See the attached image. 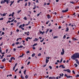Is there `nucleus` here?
Instances as JSON below:
<instances>
[{
  "mask_svg": "<svg viewBox=\"0 0 79 79\" xmlns=\"http://www.w3.org/2000/svg\"><path fill=\"white\" fill-rule=\"evenodd\" d=\"M71 58L73 60H75V59H76L77 58H79V54L78 53H76L73 54L71 57Z\"/></svg>",
  "mask_w": 79,
  "mask_h": 79,
  "instance_id": "nucleus-1",
  "label": "nucleus"
},
{
  "mask_svg": "<svg viewBox=\"0 0 79 79\" xmlns=\"http://www.w3.org/2000/svg\"><path fill=\"white\" fill-rule=\"evenodd\" d=\"M25 24H23V25H21L19 26V28H21L22 30H24V28H23V27H24Z\"/></svg>",
  "mask_w": 79,
  "mask_h": 79,
  "instance_id": "nucleus-2",
  "label": "nucleus"
},
{
  "mask_svg": "<svg viewBox=\"0 0 79 79\" xmlns=\"http://www.w3.org/2000/svg\"><path fill=\"white\" fill-rule=\"evenodd\" d=\"M64 76H65V77H66L67 78H70V77H73V76H68V75L66 74H65Z\"/></svg>",
  "mask_w": 79,
  "mask_h": 79,
  "instance_id": "nucleus-3",
  "label": "nucleus"
},
{
  "mask_svg": "<svg viewBox=\"0 0 79 79\" xmlns=\"http://www.w3.org/2000/svg\"><path fill=\"white\" fill-rule=\"evenodd\" d=\"M67 11H68V8H67V9L65 10H62V13H65L66 12H67Z\"/></svg>",
  "mask_w": 79,
  "mask_h": 79,
  "instance_id": "nucleus-4",
  "label": "nucleus"
},
{
  "mask_svg": "<svg viewBox=\"0 0 79 79\" xmlns=\"http://www.w3.org/2000/svg\"><path fill=\"white\" fill-rule=\"evenodd\" d=\"M64 54V49L62 48V52H61V54L62 55H63Z\"/></svg>",
  "mask_w": 79,
  "mask_h": 79,
  "instance_id": "nucleus-5",
  "label": "nucleus"
},
{
  "mask_svg": "<svg viewBox=\"0 0 79 79\" xmlns=\"http://www.w3.org/2000/svg\"><path fill=\"white\" fill-rule=\"evenodd\" d=\"M14 2H15V1H14L12 2L10 1V3H11L10 5V6H11L12 5H13V4L14 3Z\"/></svg>",
  "mask_w": 79,
  "mask_h": 79,
  "instance_id": "nucleus-6",
  "label": "nucleus"
},
{
  "mask_svg": "<svg viewBox=\"0 0 79 79\" xmlns=\"http://www.w3.org/2000/svg\"><path fill=\"white\" fill-rule=\"evenodd\" d=\"M66 71H67L68 73H71V70H69V69H67Z\"/></svg>",
  "mask_w": 79,
  "mask_h": 79,
  "instance_id": "nucleus-7",
  "label": "nucleus"
},
{
  "mask_svg": "<svg viewBox=\"0 0 79 79\" xmlns=\"http://www.w3.org/2000/svg\"><path fill=\"white\" fill-rule=\"evenodd\" d=\"M47 16L48 19H50V18H51V17H50V15H48Z\"/></svg>",
  "mask_w": 79,
  "mask_h": 79,
  "instance_id": "nucleus-8",
  "label": "nucleus"
},
{
  "mask_svg": "<svg viewBox=\"0 0 79 79\" xmlns=\"http://www.w3.org/2000/svg\"><path fill=\"white\" fill-rule=\"evenodd\" d=\"M48 61H49V60H48L47 59H46V63H48Z\"/></svg>",
  "mask_w": 79,
  "mask_h": 79,
  "instance_id": "nucleus-9",
  "label": "nucleus"
},
{
  "mask_svg": "<svg viewBox=\"0 0 79 79\" xmlns=\"http://www.w3.org/2000/svg\"><path fill=\"white\" fill-rule=\"evenodd\" d=\"M23 46H21V45L20 46H18L17 48H23Z\"/></svg>",
  "mask_w": 79,
  "mask_h": 79,
  "instance_id": "nucleus-10",
  "label": "nucleus"
},
{
  "mask_svg": "<svg viewBox=\"0 0 79 79\" xmlns=\"http://www.w3.org/2000/svg\"><path fill=\"white\" fill-rule=\"evenodd\" d=\"M38 39H39V38H38V39H37V38H35V40H34L33 41H34H34H37V40H38Z\"/></svg>",
  "mask_w": 79,
  "mask_h": 79,
  "instance_id": "nucleus-11",
  "label": "nucleus"
},
{
  "mask_svg": "<svg viewBox=\"0 0 79 79\" xmlns=\"http://www.w3.org/2000/svg\"><path fill=\"white\" fill-rule=\"evenodd\" d=\"M68 31H69V28H68V27H67L66 28V30H65V31H66V32H68Z\"/></svg>",
  "mask_w": 79,
  "mask_h": 79,
  "instance_id": "nucleus-12",
  "label": "nucleus"
},
{
  "mask_svg": "<svg viewBox=\"0 0 79 79\" xmlns=\"http://www.w3.org/2000/svg\"><path fill=\"white\" fill-rule=\"evenodd\" d=\"M60 76L63 77V76L64 74H63V73H61V74H60Z\"/></svg>",
  "mask_w": 79,
  "mask_h": 79,
  "instance_id": "nucleus-13",
  "label": "nucleus"
},
{
  "mask_svg": "<svg viewBox=\"0 0 79 79\" xmlns=\"http://www.w3.org/2000/svg\"><path fill=\"white\" fill-rule=\"evenodd\" d=\"M60 66H62V68H63V69H64V68H65V67H64V66H63V65H61Z\"/></svg>",
  "mask_w": 79,
  "mask_h": 79,
  "instance_id": "nucleus-14",
  "label": "nucleus"
},
{
  "mask_svg": "<svg viewBox=\"0 0 79 79\" xmlns=\"http://www.w3.org/2000/svg\"><path fill=\"white\" fill-rule=\"evenodd\" d=\"M26 70H25L24 71L23 73L25 75H26Z\"/></svg>",
  "mask_w": 79,
  "mask_h": 79,
  "instance_id": "nucleus-15",
  "label": "nucleus"
},
{
  "mask_svg": "<svg viewBox=\"0 0 79 79\" xmlns=\"http://www.w3.org/2000/svg\"><path fill=\"white\" fill-rule=\"evenodd\" d=\"M48 31H49V29H47V31L46 32V34H47V32H48Z\"/></svg>",
  "mask_w": 79,
  "mask_h": 79,
  "instance_id": "nucleus-16",
  "label": "nucleus"
},
{
  "mask_svg": "<svg viewBox=\"0 0 79 79\" xmlns=\"http://www.w3.org/2000/svg\"><path fill=\"white\" fill-rule=\"evenodd\" d=\"M5 61H6V59L5 58H4L3 60H2V62H4Z\"/></svg>",
  "mask_w": 79,
  "mask_h": 79,
  "instance_id": "nucleus-17",
  "label": "nucleus"
},
{
  "mask_svg": "<svg viewBox=\"0 0 79 79\" xmlns=\"http://www.w3.org/2000/svg\"><path fill=\"white\" fill-rule=\"evenodd\" d=\"M6 0H4L3 1V3H5V2H6Z\"/></svg>",
  "mask_w": 79,
  "mask_h": 79,
  "instance_id": "nucleus-18",
  "label": "nucleus"
},
{
  "mask_svg": "<svg viewBox=\"0 0 79 79\" xmlns=\"http://www.w3.org/2000/svg\"><path fill=\"white\" fill-rule=\"evenodd\" d=\"M37 45V44L36 43L34 44V45H33V47H34V46H36Z\"/></svg>",
  "mask_w": 79,
  "mask_h": 79,
  "instance_id": "nucleus-19",
  "label": "nucleus"
},
{
  "mask_svg": "<svg viewBox=\"0 0 79 79\" xmlns=\"http://www.w3.org/2000/svg\"><path fill=\"white\" fill-rule=\"evenodd\" d=\"M58 36H56L55 37H53V39H56V38H58Z\"/></svg>",
  "mask_w": 79,
  "mask_h": 79,
  "instance_id": "nucleus-20",
  "label": "nucleus"
},
{
  "mask_svg": "<svg viewBox=\"0 0 79 79\" xmlns=\"http://www.w3.org/2000/svg\"><path fill=\"white\" fill-rule=\"evenodd\" d=\"M35 53H34L33 54H32L31 55V56H32V57H34V56H35Z\"/></svg>",
  "mask_w": 79,
  "mask_h": 79,
  "instance_id": "nucleus-21",
  "label": "nucleus"
},
{
  "mask_svg": "<svg viewBox=\"0 0 79 79\" xmlns=\"http://www.w3.org/2000/svg\"><path fill=\"white\" fill-rule=\"evenodd\" d=\"M7 14V13H6V14H5V13H4V14L2 15V16H5V15H6Z\"/></svg>",
  "mask_w": 79,
  "mask_h": 79,
  "instance_id": "nucleus-22",
  "label": "nucleus"
},
{
  "mask_svg": "<svg viewBox=\"0 0 79 79\" xmlns=\"http://www.w3.org/2000/svg\"><path fill=\"white\" fill-rule=\"evenodd\" d=\"M21 78H22V79H24V77L23 76H22V75H21Z\"/></svg>",
  "mask_w": 79,
  "mask_h": 79,
  "instance_id": "nucleus-23",
  "label": "nucleus"
},
{
  "mask_svg": "<svg viewBox=\"0 0 79 79\" xmlns=\"http://www.w3.org/2000/svg\"><path fill=\"white\" fill-rule=\"evenodd\" d=\"M74 66H75V68H76V67H77V64H74Z\"/></svg>",
  "mask_w": 79,
  "mask_h": 79,
  "instance_id": "nucleus-24",
  "label": "nucleus"
},
{
  "mask_svg": "<svg viewBox=\"0 0 79 79\" xmlns=\"http://www.w3.org/2000/svg\"><path fill=\"white\" fill-rule=\"evenodd\" d=\"M38 56H41V53H40L38 55Z\"/></svg>",
  "mask_w": 79,
  "mask_h": 79,
  "instance_id": "nucleus-25",
  "label": "nucleus"
},
{
  "mask_svg": "<svg viewBox=\"0 0 79 79\" xmlns=\"http://www.w3.org/2000/svg\"><path fill=\"white\" fill-rule=\"evenodd\" d=\"M66 38V35H64V36L63 37V39H65Z\"/></svg>",
  "mask_w": 79,
  "mask_h": 79,
  "instance_id": "nucleus-26",
  "label": "nucleus"
},
{
  "mask_svg": "<svg viewBox=\"0 0 79 79\" xmlns=\"http://www.w3.org/2000/svg\"><path fill=\"white\" fill-rule=\"evenodd\" d=\"M25 78H26V79H27V78H28V76H27V75H26V76H25Z\"/></svg>",
  "mask_w": 79,
  "mask_h": 79,
  "instance_id": "nucleus-27",
  "label": "nucleus"
},
{
  "mask_svg": "<svg viewBox=\"0 0 79 79\" xmlns=\"http://www.w3.org/2000/svg\"><path fill=\"white\" fill-rule=\"evenodd\" d=\"M16 44V45H18V44H19V42H18L16 43H15Z\"/></svg>",
  "mask_w": 79,
  "mask_h": 79,
  "instance_id": "nucleus-28",
  "label": "nucleus"
},
{
  "mask_svg": "<svg viewBox=\"0 0 79 79\" xmlns=\"http://www.w3.org/2000/svg\"><path fill=\"white\" fill-rule=\"evenodd\" d=\"M23 19H24V20H27V18H26V17H24L23 18Z\"/></svg>",
  "mask_w": 79,
  "mask_h": 79,
  "instance_id": "nucleus-29",
  "label": "nucleus"
},
{
  "mask_svg": "<svg viewBox=\"0 0 79 79\" xmlns=\"http://www.w3.org/2000/svg\"><path fill=\"white\" fill-rule=\"evenodd\" d=\"M70 3H72V4H74V3H75L74 2H70Z\"/></svg>",
  "mask_w": 79,
  "mask_h": 79,
  "instance_id": "nucleus-30",
  "label": "nucleus"
},
{
  "mask_svg": "<svg viewBox=\"0 0 79 79\" xmlns=\"http://www.w3.org/2000/svg\"><path fill=\"white\" fill-rule=\"evenodd\" d=\"M49 68L50 69H52V67L51 66H49Z\"/></svg>",
  "mask_w": 79,
  "mask_h": 79,
  "instance_id": "nucleus-31",
  "label": "nucleus"
},
{
  "mask_svg": "<svg viewBox=\"0 0 79 79\" xmlns=\"http://www.w3.org/2000/svg\"><path fill=\"white\" fill-rule=\"evenodd\" d=\"M21 10H20L19 11H18V13H20L21 12Z\"/></svg>",
  "mask_w": 79,
  "mask_h": 79,
  "instance_id": "nucleus-32",
  "label": "nucleus"
},
{
  "mask_svg": "<svg viewBox=\"0 0 79 79\" xmlns=\"http://www.w3.org/2000/svg\"><path fill=\"white\" fill-rule=\"evenodd\" d=\"M28 39H32V37L30 38V37H27Z\"/></svg>",
  "mask_w": 79,
  "mask_h": 79,
  "instance_id": "nucleus-33",
  "label": "nucleus"
},
{
  "mask_svg": "<svg viewBox=\"0 0 79 79\" xmlns=\"http://www.w3.org/2000/svg\"><path fill=\"white\" fill-rule=\"evenodd\" d=\"M76 77H79V75L77 74V75L76 76Z\"/></svg>",
  "mask_w": 79,
  "mask_h": 79,
  "instance_id": "nucleus-34",
  "label": "nucleus"
},
{
  "mask_svg": "<svg viewBox=\"0 0 79 79\" xmlns=\"http://www.w3.org/2000/svg\"><path fill=\"white\" fill-rule=\"evenodd\" d=\"M72 72H73V74H76V73H75V72L74 70H73Z\"/></svg>",
  "mask_w": 79,
  "mask_h": 79,
  "instance_id": "nucleus-35",
  "label": "nucleus"
},
{
  "mask_svg": "<svg viewBox=\"0 0 79 79\" xmlns=\"http://www.w3.org/2000/svg\"><path fill=\"white\" fill-rule=\"evenodd\" d=\"M62 61H63V58H62L61 59V60H60V63H61V62H62Z\"/></svg>",
  "mask_w": 79,
  "mask_h": 79,
  "instance_id": "nucleus-36",
  "label": "nucleus"
},
{
  "mask_svg": "<svg viewBox=\"0 0 79 79\" xmlns=\"http://www.w3.org/2000/svg\"><path fill=\"white\" fill-rule=\"evenodd\" d=\"M11 55H7V57H10Z\"/></svg>",
  "mask_w": 79,
  "mask_h": 79,
  "instance_id": "nucleus-37",
  "label": "nucleus"
},
{
  "mask_svg": "<svg viewBox=\"0 0 79 79\" xmlns=\"http://www.w3.org/2000/svg\"><path fill=\"white\" fill-rule=\"evenodd\" d=\"M16 67H15L14 66L13 68V71H14L15 70V68Z\"/></svg>",
  "mask_w": 79,
  "mask_h": 79,
  "instance_id": "nucleus-38",
  "label": "nucleus"
},
{
  "mask_svg": "<svg viewBox=\"0 0 79 79\" xmlns=\"http://www.w3.org/2000/svg\"><path fill=\"white\" fill-rule=\"evenodd\" d=\"M47 5V3L44 2V6H45V5Z\"/></svg>",
  "mask_w": 79,
  "mask_h": 79,
  "instance_id": "nucleus-39",
  "label": "nucleus"
},
{
  "mask_svg": "<svg viewBox=\"0 0 79 79\" xmlns=\"http://www.w3.org/2000/svg\"><path fill=\"white\" fill-rule=\"evenodd\" d=\"M15 18L14 19H13V20H12L11 21V22H13L14 21V20H15Z\"/></svg>",
  "mask_w": 79,
  "mask_h": 79,
  "instance_id": "nucleus-40",
  "label": "nucleus"
},
{
  "mask_svg": "<svg viewBox=\"0 0 79 79\" xmlns=\"http://www.w3.org/2000/svg\"><path fill=\"white\" fill-rule=\"evenodd\" d=\"M17 64H18V63H15V66H14L16 67V66H17Z\"/></svg>",
  "mask_w": 79,
  "mask_h": 79,
  "instance_id": "nucleus-41",
  "label": "nucleus"
},
{
  "mask_svg": "<svg viewBox=\"0 0 79 79\" xmlns=\"http://www.w3.org/2000/svg\"><path fill=\"white\" fill-rule=\"evenodd\" d=\"M31 3V2H28V6H30Z\"/></svg>",
  "mask_w": 79,
  "mask_h": 79,
  "instance_id": "nucleus-42",
  "label": "nucleus"
},
{
  "mask_svg": "<svg viewBox=\"0 0 79 79\" xmlns=\"http://www.w3.org/2000/svg\"><path fill=\"white\" fill-rule=\"evenodd\" d=\"M30 53L29 51H27L26 52L27 53Z\"/></svg>",
  "mask_w": 79,
  "mask_h": 79,
  "instance_id": "nucleus-43",
  "label": "nucleus"
},
{
  "mask_svg": "<svg viewBox=\"0 0 79 79\" xmlns=\"http://www.w3.org/2000/svg\"><path fill=\"white\" fill-rule=\"evenodd\" d=\"M52 30L51 29L49 31V32H52Z\"/></svg>",
  "mask_w": 79,
  "mask_h": 79,
  "instance_id": "nucleus-44",
  "label": "nucleus"
},
{
  "mask_svg": "<svg viewBox=\"0 0 79 79\" xmlns=\"http://www.w3.org/2000/svg\"><path fill=\"white\" fill-rule=\"evenodd\" d=\"M30 61L28 62V63L27 64V65H29V64H30Z\"/></svg>",
  "mask_w": 79,
  "mask_h": 79,
  "instance_id": "nucleus-45",
  "label": "nucleus"
},
{
  "mask_svg": "<svg viewBox=\"0 0 79 79\" xmlns=\"http://www.w3.org/2000/svg\"><path fill=\"white\" fill-rule=\"evenodd\" d=\"M11 26H13L14 25V24H13V23H12L10 24Z\"/></svg>",
  "mask_w": 79,
  "mask_h": 79,
  "instance_id": "nucleus-46",
  "label": "nucleus"
},
{
  "mask_svg": "<svg viewBox=\"0 0 79 79\" xmlns=\"http://www.w3.org/2000/svg\"><path fill=\"white\" fill-rule=\"evenodd\" d=\"M16 31V32H19V30H18V29H17Z\"/></svg>",
  "mask_w": 79,
  "mask_h": 79,
  "instance_id": "nucleus-47",
  "label": "nucleus"
},
{
  "mask_svg": "<svg viewBox=\"0 0 79 79\" xmlns=\"http://www.w3.org/2000/svg\"><path fill=\"white\" fill-rule=\"evenodd\" d=\"M74 60H75V61H76V62H77V61H78V60L77 59H76Z\"/></svg>",
  "mask_w": 79,
  "mask_h": 79,
  "instance_id": "nucleus-48",
  "label": "nucleus"
},
{
  "mask_svg": "<svg viewBox=\"0 0 79 79\" xmlns=\"http://www.w3.org/2000/svg\"><path fill=\"white\" fill-rule=\"evenodd\" d=\"M0 20H3V18H2L0 19Z\"/></svg>",
  "mask_w": 79,
  "mask_h": 79,
  "instance_id": "nucleus-49",
  "label": "nucleus"
},
{
  "mask_svg": "<svg viewBox=\"0 0 79 79\" xmlns=\"http://www.w3.org/2000/svg\"><path fill=\"white\" fill-rule=\"evenodd\" d=\"M18 69H16V70H15V73H16V72L17 71H18Z\"/></svg>",
  "mask_w": 79,
  "mask_h": 79,
  "instance_id": "nucleus-50",
  "label": "nucleus"
},
{
  "mask_svg": "<svg viewBox=\"0 0 79 79\" xmlns=\"http://www.w3.org/2000/svg\"><path fill=\"white\" fill-rule=\"evenodd\" d=\"M25 39H26V41H28V38H26Z\"/></svg>",
  "mask_w": 79,
  "mask_h": 79,
  "instance_id": "nucleus-51",
  "label": "nucleus"
},
{
  "mask_svg": "<svg viewBox=\"0 0 79 79\" xmlns=\"http://www.w3.org/2000/svg\"><path fill=\"white\" fill-rule=\"evenodd\" d=\"M2 35H4V34H5V33L4 32H2Z\"/></svg>",
  "mask_w": 79,
  "mask_h": 79,
  "instance_id": "nucleus-52",
  "label": "nucleus"
},
{
  "mask_svg": "<svg viewBox=\"0 0 79 79\" xmlns=\"http://www.w3.org/2000/svg\"><path fill=\"white\" fill-rule=\"evenodd\" d=\"M2 45H3V42H2L1 44L0 45V46H2Z\"/></svg>",
  "mask_w": 79,
  "mask_h": 79,
  "instance_id": "nucleus-53",
  "label": "nucleus"
},
{
  "mask_svg": "<svg viewBox=\"0 0 79 79\" xmlns=\"http://www.w3.org/2000/svg\"><path fill=\"white\" fill-rule=\"evenodd\" d=\"M33 50H35V47H33Z\"/></svg>",
  "mask_w": 79,
  "mask_h": 79,
  "instance_id": "nucleus-54",
  "label": "nucleus"
},
{
  "mask_svg": "<svg viewBox=\"0 0 79 79\" xmlns=\"http://www.w3.org/2000/svg\"><path fill=\"white\" fill-rule=\"evenodd\" d=\"M9 62H10V63H11V62L12 61L11 60H9Z\"/></svg>",
  "mask_w": 79,
  "mask_h": 79,
  "instance_id": "nucleus-55",
  "label": "nucleus"
},
{
  "mask_svg": "<svg viewBox=\"0 0 79 79\" xmlns=\"http://www.w3.org/2000/svg\"><path fill=\"white\" fill-rule=\"evenodd\" d=\"M19 74L21 73V70H20L19 71Z\"/></svg>",
  "mask_w": 79,
  "mask_h": 79,
  "instance_id": "nucleus-56",
  "label": "nucleus"
},
{
  "mask_svg": "<svg viewBox=\"0 0 79 79\" xmlns=\"http://www.w3.org/2000/svg\"><path fill=\"white\" fill-rule=\"evenodd\" d=\"M12 59H13L14 60H15V58L14 57H12Z\"/></svg>",
  "mask_w": 79,
  "mask_h": 79,
  "instance_id": "nucleus-57",
  "label": "nucleus"
},
{
  "mask_svg": "<svg viewBox=\"0 0 79 79\" xmlns=\"http://www.w3.org/2000/svg\"><path fill=\"white\" fill-rule=\"evenodd\" d=\"M36 3H39V1H38V0H36Z\"/></svg>",
  "mask_w": 79,
  "mask_h": 79,
  "instance_id": "nucleus-58",
  "label": "nucleus"
},
{
  "mask_svg": "<svg viewBox=\"0 0 79 79\" xmlns=\"http://www.w3.org/2000/svg\"><path fill=\"white\" fill-rule=\"evenodd\" d=\"M40 34H42V31H40Z\"/></svg>",
  "mask_w": 79,
  "mask_h": 79,
  "instance_id": "nucleus-59",
  "label": "nucleus"
},
{
  "mask_svg": "<svg viewBox=\"0 0 79 79\" xmlns=\"http://www.w3.org/2000/svg\"><path fill=\"white\" fill-rule=\"evenodd\" d=\"M46 77V78H48V75L47 76V77Z\"/></svg>",
  "mask_w": 79,
  "mask_h": 79,
  "instance_id": "nucleus-60",
  "label": "nucleus"
},
{
  "mask_svg": "<svg viewBox=\"0 0 79 79\" xmlns=\"http://www.w3.org/2000/svg\"><path fill=\"white\" fill-rule=\"evenodd\" d=\"M39 38L40 39V40H41L42 39V38L41 37H39Z\"/></svg>",
  "mask_w": 79,
  "mask_h": 79,
  "instance_id": "nucleus-61",
  "label": "nucleus"
},
{
  "mask_svg": "<svg viewBox=\"0 0 79 79\" xmlns=\"http://www.w3.org/2000/svg\"><path fill=\"white\" fill-rule=\"evenodd\" d=\"M14 52H15V51H16V48H14Z\"/></svg>",
  "mask_w": 79,
  "mask_h": 79,
  "instance_id": "nucleus-62",
  "label": "nucleus"
},
{
  "mask_svg": "<svg viewBox=\"0 0 79 79\" xmlns=\"http://www.w3.org/2000/svg\"><path fill=\"white\" fill-rule=\"evenodd\" d=\"M10 59V60L12 61V60H13V57H11Z\"/></svg>",
  "mask_w": 79,
  "mask_h": 79,
  "instance_id": "nucleus-63",
  "label": "nucleus"
},
{
  "mask_svg": "<svg viewBox=\"0 0 79 79\" xmlns=\"http://www.w3.org/2000/svg\"><path fill=\"white\" fill-rule=\"evenodd\" d=\"M0 68L1 69H3V67H1Z\"/></svg>",
  "mask_w": 79,
  "mask_h": 79,
  "instance_id": "nucleus-64",
  "label": "nucleus"
}]
</instances>
